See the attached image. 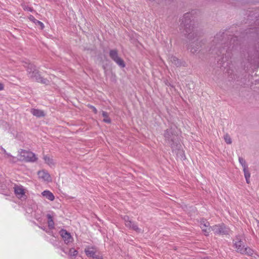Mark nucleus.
<instances>
[{
    "mask_svg": "<svg viewBox=\"0 0 259 259\" xmlns=\"http://www.w3.org/2000/svg\"><path fill=\"white\" fill-rule=\"evenodd\" d=\"M239 163L241 164L243 169L247 168V165L246 163L245 160L242 157L239 158Z\"/></svg>",
    "mask_w": 259,
    "mask_h": 259,
    "instance_id": "4be33fe9",
    "label": "nucleus"
},
{
    "mask_svg": "<svg viewBox=\"0 0 259 259\" xmlns=\"http://www.w3.org/2000/svg\"><path fill=\"white\" fill-rule=\"evenodd\" d=\"M29 19L31 21L33 22L36 25L39 26L41 29H42L44 28V24L41 22L35 19V18L33 16H30L29 17Z\"/></svg>",
    "mask_w": 259,
    "mask_h": 259,
    "instance_id": "dca6fc26",
    "label": "nucleus"
},
{
    "mask_svg": "<svg viewBox=\"0 0 259 259\" xmlns=\"http://www.w3.org/2000/svg\"><path fill=\"white\" fill-rule=\"evenodd\" d=\"M91 109H92V110L94 112V113H97V110L96 109V108L95 107H94V106H91Z\"/></svg>",
    "mask_w": 259,
    "mask_h": 259,
    "instance_id": "a878e982",
    "label": "nucleus"
},
{
    "mask_svg": "<svg viewBox=\"0 0 259 259\" xmlns=\"http://www.w3.org/2000/svg\"><path fill=\"white\" fill-rule=\"evenodd\" d=\"M243 172L244 174V177L245 179H247V178H249L250 177V174L248 171V167L245 169H243Z\"/></svg>",
    "mask_w": 259,
    "mask_h": 259,
    "instance_id": "393cba45",
    "label": "nucleus"
},
{
    "mask_svg": "<svg viewBox=\"0 0 259 259\" xmlns=\"http://www.w3.org/2000/svg\"><path fill=\"white\" fill-rule=\"evenodd\" d=\"M165 140L170 145L171 148H174V141L176 140V136L172 134L171 130H168L164 133Z\"/></svg>",
    "mask_w": 259,
    "mask_h": 259,
    "instance_id": "0eeeda50",
    "label": "nucleus"
},
{
    "mask_svg": "<svg viewBox=\"0 0 259 259\" xmlns=\"http://www.w3.org/2000/svg\"><path fill=\"white\" fill-rule=\"evenodd\" d=\"M110 57L120 67L124 68L125 66L124 61L118 56L117 51L111 50L109 52Z\"/></svg>",
    "mask_w": 259,
    "mask_h": 259,
    "instance_id": "423d86ee",
    "label": "nucleus"
},
{
    "mask_svg": "<svg viewBox=\"0 0 259 259\" xmlns=\"http://www.w3.org/2000/svg\"><path fill=\"white\" fill-rule=\"evenodd\" d=\"M18 159L21 161L26 162H34L37 160V158L32 152L21 150L19 152Z\"/></svg>",
    "mask_w": 259,
    "mask_h": 259,
    "instance_id": "20e7f679",
    "label": "nucleus"
},
{
    "mask_svg": "<svg viewBox=\"0 0 259 259\" xmlns=\"http://www.w3.org/2000/svg\"><path fill=\"white\" fill-rule=\"evenodd\" d=\"M37 175L38 176V178L42 181L47 182L51 181V178L50 175L48 172L44 170L38 171Z\"/></svg>",
    "mask_w": 259,
    "mask_h": 259,
    "instance_id": "f8f14e48",
    "label": "nucleus"
},
{
    "mask_svg": "<svg viewBox=\"0 0 259 259\" xmlns=\"http://www.w3.org/2000/svg\"><path fill=\"white\" fill-rule=\"evenodd\" d=\"M43 159L45 160V163L50 167H53L55 166V162L54 159L51 156L47 155H44Z\"/></svg>",
    "mask_w": 259,
    "mask_h": 259,
    "instance_id": "4468645a",
    "label": "nucleus"
},
{
    "mask_svg": "<svg viewBox=\"0 0 259 259\" xmlns=\"http://www.w3.org/2000/svg\"><path fill=\"white\" fill-rule=\"evenodd\" d=\"M257 227L259 228V221H257Z\"/></svg>",
    "mask_w": 259,
    "mask_h": 259,
    "instance_id": "c756f323",
    "label": "nucleus"
},
{
    "mask_svg": "<svg viewBox=\"0 0 259 259\" xmlns=\"http://www.w3.org/2000/svg\"><path fill=\"white\" fill-rule=\"evenodd\" d=\"M200 226L206 236H207L211 230L212 228L209 227V223L206 221L203 220L201 221Z\"/></svg>",
    "mask_w": 259,
    "mask_h": 259,
    "instance_id": "9d476101",
    "label": "nucleus"
},
{
    "mask_svg": "<svg viewBox=\"0 0 259 259\" xmlns=\"http://www.w3.org/2000/svg\"><path fill=\"white\" fill-rule=\"evenodd\" d=\"M78 253V251L74 248H71L69 252V254L71 256H75Z\"/></svg>",
    "mask_w": 259,
    "mask_h": 259,
    "instance_id": "b1692460",
    "label": "nucleus"
},
{
    "mask_svg": "<svg viewBox=\"0 0 259 259\" xmlns=\"http://www.w3.org/2000/svg\"><path fill=\"white\" fill-rule=\"evenodd\" d=\"M61 235L64 239V240L66 243H69L72 241V238L70 234L65 230H62L61 231Z\"/></svg>",
    "mask_w": 259,
    "mask_h": 259,
    "instance_id": "ddd939ff",
    "label": "nucleus"
},
{
    "mask_svg": "<svg viewBox=\"0 0 259 259\" xmlns=\"http://www.w3.org/2000/svg\"><path fill=\"white\" fill-rule=\"evenodd\" d=\"M47 217L48 219V226L50 229H53L54 228V223L52 217L49 214L47 215Z\"/></svg>",
    "mask_w": 259,
    "mask_h": 259,
    "instance_id": "aec40b11",
    "label": "nucleus"
},
{
    "mask_svg": "<svg viewBox=\"0 0 259 259\" xmlns=\"http://www.w3.org/2000/svg\"><path fill=\"white\" fill-rule=\"evenodd\" d=\"M202 44H203V43L202 40L197 39L191 42L188 49L190 50V52L192 53H195L202 46Z\"/></svg>",
    "mask_w": 259,
    "mask_h": 259,
    "instance_id": "1a4fd4ad",
    "label": "nucleus"
},
{
    "mask_svg": "<svg viewBox=\"0 0 259 259\" xmlns=\"http://www.w3.org/2000/svg\"><path fill=\"white\" fill-rule=\"evenodd\" d=\"M4 89V85L0 83V91H2Z\"/></svg>",
    "mask_w": 259,
    "mask_h": 259,
    "instance_id": "bb28decb",
    "label": "nucleus"
},
{
    "mask_svg": "<svg viewBox=\"0 0 259 259\" xmlns=\"http://www.w3.org/2000/svg\"><path fill=\"white\" fill-rule=\"evenodd\" d=\"M102 115L103 117H104V118H103L104 122H105L106 123H110L111 122V119L109 117L108 114L106 112L102 111Z\"/></svg>",
    "mask_w": 259,
    "mask_h": 259,
    "instance_id": "6ab92c4d",
    "label": "nucleus"
},
{
    "mask_svg": "<svg viewBox=\"0 0 259 259\" xmlns=\"http://www.w3.org/2000/svg\"><path fill=\"white\" fill-rule=\"evenodd\" d=\"M24 66L27 68V71L29 76L33 80L37 82H40L44 84H48L49 80L47 79L42 78L39 75L38 71L36 69L35 66L30 63H25Z\"/></svg>",
    "mask_w": 259,
    "mask_h": 259,
    "instance_id": "7ed1b4c3",
    "label": "nucleus"
},
{
    "mask_svg": "<svg viewBox=\"0 0 259 259\" xmlns=\"http://www.w3.org/2000/svg\"><path fill=\"white\" fill-rule=\"evenodd\" d=\"M30 112L37 117H44L46 115L44 111L37 109H31Z\"/></svg>",
    "mask_w": 259,
    "mask_h": 259,
    "instance_id": "2eb2a0df",
    "label": "nucleus"
},
{
    "mask_svg": "<svg viewBox=\"0 0 259 259\" xmlns=\"http://www.w3.org/2000/svg\"><path fill=\"white\" fill-rule=\"evenodd\" d=\"M169 59L170 61L171 62L175 65H178L179 64V60L176 57L171 56L169 58Z\"/></svg>",
    "mask_w": 259,
    "mask_h": 259,
    "instance_id": "412c9836",
    "label": "nucleus"
},
{
    "mask_svg": "<svg viewBox=\"0 0 259 259\" xmlns=\"http://www.w3.org/2000/svg\"><path fill=\"white\" fill-rule=\"evenodd\" d=\"M84 252L88 257L93 259H102V255L98 248L95 246H88L84 249Z\"/></svg>",
    "mask_w": 259,
    "mask_h": 259,
    "instance_id": "39448f33",
    "label": "nucleus"
},
{
    "mask_svg": "<svg viewBox=\"0 0 259 259\" xmlns=\"http://www.w3.org/2000/svg\"><path fill=\"white\" fill-rule=\"evenodd\" d=\"M42 195L46 197L47 199L51 201H53L55 198L53 193L49 191H44L42 193Z\"/></svg>",
    "mask_w": 259,
    "mask_h": 259,
    "instance_id": "f3484780",
    "label": "nucleus"
},
{
    "mask_svg": "<svg viewBox=\"0 0 259 259\" xmlns=\"http://www.w3.org/2000/svg\"><path fill=\"white\" fill-rule=\"evenodd\" d=\"M246 181L247 184H249V183H250L249 178H247V179H246Z\"/></svg>",
    "mask_w": 259,
    "mask_h": 259,
    "instance_id": "c85d7f7f",
    "label": "nucleus"
},
{
    "mask_svg": "<svg viewBox=\"0 0 259 259\" xmlns=\"http://www.w3.org/2000/svg\"><path fill=\"white\" fill-rule=\"evenodd\" d=\"M25 9L26 10H28V11H30L32 10L31 8H28V7L26 8Z\"/></svg>",
    "mask_w": 259,
    "mask_h": 259,
    "instance_id": "cd10ccee",
    "label": "nucleus"
},
{
    "mask_svg": "<svg viewBox=\"0 0 259 259\" xmlns=\"http://www.w3.org/2000/svg\"><path fill=\"white\" fill-rule=\"evenodd\" d=\"M189 15L186 14L181 19L182 22L180 25V29L181 32L187 36L189 39L192 40L195 37L196 34L192 31V28L190 25V20L187 19Z\"/></svg>",
    "mask_w": 259,
    "mask_h": 259,
    "instance_id": "f257e3e1",
    "label": "nucleus"
},
{
    "mask_svg": "<svg viewBox=\"0 0 259 259\" xmlns=\"http://www.w3.org/2000/svg\"><path fill=\"white\" fill-rule=\"evenodd\" d=\"M243 239V236H237L234 240V247L237 252L242 254L252 256L253 254V250L249 247H245Z\"/></svg>",
    "mask_w": 259,
    "mask_h": 259,
    "instance_id": "f03ea898",
    "label": "nucleus"
},
{
    "mask_svg": "<svg viewBox=\"0 0 259 259\" xmlns=\"http://www.w3.org/2000/svg\"><path fill=\"white\" fill-rule=\"evenodd\" d=\"M224 140L226 143L228 144H231L232 143V140L229 135L226 134L224 136Z\"/></svg>",
    "mask_w": 259,
    "mask_h": 259,
    "instance_id": "5701e85b",
    "label": "nucleus"
},
{
    "mask_svg": "<svg viewBox=\"0 0 259 259\" xmlns=\"http://www.w3.org/2000/svg\"><path fill=\"white\" fill-rule=\"evenodd\" d=\"M211 230H212L215 234H226L229 233V229L226 228L224 225H222L220 226L215 225L213 226Z\"/></svg>",
    "mask_w": 259,
    "mask_h": 259,
    "instance_id": "6e6552de",
    "label": "nucleus"
},
{
    "mask_svg": "<svg viewBox=\"0 0 259 259\" xmlns=\"http://www.w3.org/2000/svg\"><path fill=\"white\" fill-rule=\"evenodd\" d=\"M15 189V194L19 197H22V195L24 194V190L22 188L19 187V186H16L14 188Z\"/></svg>",
    "mask_w": 259,
    "mask_h": 259,
    "instance_id": "a211bd4d",
    "label": "nucleus"
},
{
    "mask_svg": "<svg viewBox=\"0 0 259 259\" xmlns=\"http://www.w3.org/2000/svg\"><path fill=\"white\" fill-rule=\"evenodd\" d=\"M124 220L125 221V225L126 227L133 229L137 232H141V229H139L136 224H135L134 223H133V222L129 220L128 217L125 216L124 217Z\"/></svg>",
    "mask_w": 259,
    "mask_h": 259,
    "instance_id": "9b49d317",
    "label": "nucleus"
}]
</instances>
